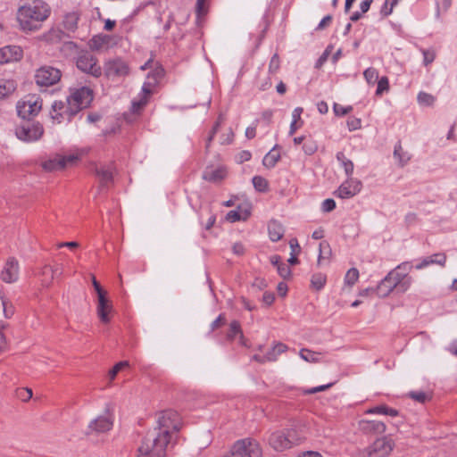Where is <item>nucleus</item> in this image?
<instances>
[{
    "mask_svg": "<svg viewBox=\"0 0 457 457\" xmlns=\"http://www.w3.org/2000/svg\"><path fill=\"white\" fill-rule=\"evenodd\" d=\"M50 15L48 4L42 0H23L17 11V21L24 31L37 30Z\"/></svg>",
    "mask_w": 457,
    "mask_h": 457,
    "instance_id": "1",
    "label": "nucleus"
},
{
    "mask_svg": "<svg viewBox=\"0 0 457 457\" xmlns=\"http://www.w3.org/2000/svg\"><path fill=\"white\" fill-rule=\"evenodd\" d=\"M171 443L168 437L159 434L157 431L149 430L142 439L137 449V457H166L167 449Z\"/></svg>",
    "mask_w": 457,
    "mask_h": 457,
    "instance_id": "2",
    "label": "nucleus"
},
{
    "mask_svg": "<svg viewBox=\"0 0 457 457\" xmlns=\"http://www.w3.org/2000/svg\"><path fill=\"white\" fill-rule=\"evenodd\" d=\"M304 436L295 427L276 430L268 437L270 446L277 452H283L299 445Z\"/></svg>",
    "mask_w": 457,
    "mask_h": 457,
    "instance_id": "3",
    "label": "nucleus"
},
{
    "mask_svg": "<svg viewBox=\"0 0 457 457\" xmlns=\"http://www.w3.org/2000/svg\"><path fill=\"white\" fill-rule=\"evenodd\" d=\"M181 426V417L178 411L166 410L159 413L157 426L153 429L172 441L173 435L179 431Z\"/></svg>",
    "mask_w": 457,
    "mask_h": 457,
    "instance_id": "4",
    "label": "nucleus"
},
{
    "mask_svg": "<svg viewBox=\"0 0 457 457\" xmlns=\"http://www.w3.org/2000/svg\"><path fill=\"white\" fill-rule=\"evenodd\" d=\"M260 444L253 438L246 437L236 441L224 457H262Z\"/></svg>",
    "mask_w": 457,
    "mask_h": 457,
    "instance_id": "5",
    "label": "nucleus"
},
{
    "mask_svg": "<svg viewBox=\"0 0 457 457\" xmlns=\"http://www.w3.org/2000/svg\"><path fill=\"white\" fill-rule=\"evenodd\" d=\"M413 266L409 262H403L390 270L387 274L391 276L392 281L395 284V290L399 293H405L412 284V278L409 272Z\"/></svg>",
    "mask_w": 457,
    "mask_h": 457,
    "instance_id": "6",
    "label": "nucleus"
},
{
    "mask_svg": "<svg viewBox=\"0 0 457 457\" xmlns=\"http://www.w3.org/2000/svg\"><path fill=\"white\" fill-rule=\"evenodd\" d=\"M16 109L21 118L29 120L41 111L42 99L37 95L25 96L17 103Z\"/></svg>",
    "mask_w": 457,
    "mask_h": 457,
    "instance_id": "7",
    "label": "nucleus"
},
{
    "mask_svg": "<svg viewBox=\"0 0 457 457\" xmlns=\"http://www.w3.org/2000/svg\"><path fill=\"white\" fill-rule=\"evenodd\" d=\"M76 66L82 72L89 74L94 78H99L103 73L97 58L87 51L79 54L76 58Z\"/></svg>",
    "mask_w": 457,
    "mask_h": 457,
    "instance_id": "8",
    "label": "nucleus"
},
{
    "mask_svg": "<svg viewBox=\"0 0 457 457\" xmlns=\"http://www.w3.org/2000/svg\"><path fill=\"white\" fill-rule=\"evenodd\" d=\"M72 105L68 97L66 101H54L50 112L51 118L57 123H62L64 120L71 121L78 113V107Z\"/></svg>",
    "mask_w": 457,
    "mask_h": 457,
    "instance_id": "9",
    "label": "nucleus"
},
{
    "mask_svg": "<svg viewBox=\"0 0 457 457\" xmlns=\"http://www.w3.org/2000/svg\"><path fill=\"white\" fill-rule=\"evenodd\" d=\"M44 134V128L39 122H26L15 129L16 137L24 142L39 140Z\"/></svg>",
    "mask_w": 457,
    "mask_h": 457,
    "instance_id": "10",
    "label": "nucleus"
},
{
    "mask_svg": "<svg viewBox=\"0 0 457 457\" xmlns=\"http://www.w3.org/2000/svg\"><path fill=\"white\" fill-rule=\"evenodd\" d=\"M62 77L59 69L52 66H42L36 71L35 80L39 87H50L56 84Z\"/></svg>",
    "mask_w": 457,
    "mask_h": 457,
    "instance_id": "11",
    "label": "nucleus"
},
{
    "mask_svg": "<svg viewBox=\"0 0 457 457\" xmlns=\"http://www.w3.org/2000/svg\"><path fill=\"white\" fill-rule=\"evenodd\" d=\"M79 160L78 154L61 155L55 154L54 156L44 161L41 163L42 168L48 172L62 170L67 166L73 165Z\"/></svg>",
    "mask_w": 457,
    "mask_h": 457,
    "instance_id": "12",
    "label": "nucleus"
},
{
    "mask_svg": "<svg viewBox=\"0 0 457 457\" xmlns=\"http://www.w3.org/2000/svg\"><path fill=\"white\" fill-rule=\"evenodd\" d=\"M73 107H78V112L87 108L93 100V90L87 87H81L71 92L68 96Z\"/></svg>",
    "mask_w": 457,
    "mask_h": 457,
    "instance_id": "13",
    "label": "nucleus"
},
{
    "mask_svg": "<svg viewBox=\"0 0 457 457\" xmlns=\"http://www.w3.org/2000/svg\"><path fill=\"white\" fill-rule=\"evenodd\" d=\"M129 71L128 64L120 58L108 60L104 65V75L109 79L126 76Z\"/></svg>",
    "mask_w": 457,
    "mask_h": 457,
    "instance_id": "14",
    "label": "nucleus"
},
{
    "mask_svg": "<svg viewBox=\"0 0 457 457\" xmlns=\"http://www.w3.org/2000/svg\"><path fill=\"white\" fill-rule=\"evenodd\" d=\"M113 421L109 414L100 415L90 421L87 435L106 433L112 428Z\"/></svg>",
    "mask_w": 457,
    "mask_h": 457,
    "instance_id": "15",
    "label": "nucleus"
},
{
    "mask_svg": "<svg viewBox=\"0 0 457 457\" xmlns=\"http://www.w3.org/2000/svg\"><path fill=\"white\" fill-rule=\"evenodd\" d=\"M393 450L392 441L383 437L377 439L368 449L369 457H387Z\"/></svg>",
    "mask_w": 457,
    "mask_h": 457,
    "instance_id": "16",
    "label": "nucleus"
},
{
    "mask_svg": "<svg viewBox=\"0 0 457 457\" xmlns=\"http://www.w3.org/2000/svg\"><path fill=\"white\" fill-rule=\"evenodd\" d=\"M361 189V182L360 180L347 178L335 192V195L342 199H347L357 195Z\"/></svg>",
    "mask_w": 457,
    "mask_h": 457,
    "instance_id": "17",
    "label": "nucleus"
},
{
    "mask_svg": "<svg viewBox=\"0 0 457 457\" xmlns=\"http://www.w3.org/2000/svg\"><path fill=\"white\" fill-rule=\"evenodd\" d=\"M18 278L19 262L15 258L10 257L1 272V278L5 283H13L18 280Z\"/></svg>",
    "mask_w": 457,
    "mask_h": 457,
    "instance_id": "18",
    "label": "nucleus"
},
{
    "mask_svg": "<svg viewBox=\"0 0 457 457\" xmlns=\"http://www.w3.org/2000/svg\"><path fill=\"white\" fill-rule=\"evenodd\" d=\"M155 83L156 79H154V82L147 81L143 84L139 100H134L132 102L131 112L133 113L138 114L147 104L148 98L152 95L153 87Z\"/></svg>",
    "mask_w": 457,
    "mask_h": 457,
    "instance_id": "19",
    "label": "nucleus"
},
{
    "mask_svg": "<svg viewBox=\"0 0 457 457\" xmlns=\"http://www.w3.org/2000/svg\"><path fill=\"white\" fill-rule=\"evenodd\" d=\"M112 311V302L107 298V294L97 295L96 313L103 323L110 322V312Z\"/></svg>",
    "mask_w": 457,
    "mask_h": 457,
    "instance_id": "20",
    "label": "nucleus"
},
{
    "mask_svg": "<svg viewBox=\"0 0 457 457\" xmlns=\"http://www.w3.org/2000/svg\"><path fill=\"white\" fill-rule=\"evenodd\" d=\"M114 168L112 164L101 165L95 169V173L99 179L100 187H108L112 182Z\"/></svg>",
    "mask_w": 457,
    "mask_h": 457,
    "instance_id": "21",
    "label": "nucleus"
},
{
    "mask_svg": "<svg viewBox=\"0 0 457 457\" xmlns=\"http://www.w3.org/2000/svg\"><path fill=\"white\" fill-rule=\"evenodd\" d=\"M22 56V50L16 46H7L0 48V64L18 61Z\"/></svg>",
    "mask_w": 457,
    "mask_h": 457,
    "instance_id": "22",
    "label": "nucleus"
},
{
    "mask_svg": "<svg viewBox=\"0 0 457 457\" xmlns=\"http://www.w3.org/2000/svg\"><path fill=\"white\" fill-rule=\"evenodd\" d=\"M445 262L446 255L444 253H437L424 258L419 264L415 266V268L417 270H421L432 264H437L444 267Z\"/></svg>",
    "mask_w": 457,
    "mask_h": 457,
    "instance_id": "23",
    "label": "nucleus"
},
{
    "mask_svg": "<svg viewBox=\"0 0 457 457\" xmlns=\"http://www.w3.org/2000/svg\"><path fill=\"white\" fill-rule=\"evenodd\" d=\"M395 289L391 276L388 274L379 282L376 287V293L379 297L388 296Z\"/></svg>",
    "mask_w": 457,
    "mask_h": 457,
    "instance_id": "24",
    "label": "nucleus"
},
{
    "mask_svg": "<svg viewBox=\"0 0 457 457\" xmlns=\"http://www.w3.org/2000/svg\"><path fill=\"white\" fill-rule=\"evenodd\" d=\"M62 268H53L49 265L44 266L40 273L42 286L46 287H49L53 282L54 276L57 273L62 274Z\"/></svg>",
    "mask_w": 457,
    "mask_h": 457,
    "instance_id": "25",
    "label": "nucleus"
},
{
    "mask_svg": "<svg viewBox=\"0 0 457 457\" xmlns=\"http://www.w3.org/2000/svg\"><path fill=\"white\" fill-rule=\"evenodd\" d=\"M269 237L271 241L278 242L280 240L285 233L282 224L275 220H272L268 224Z\"/></svg>",
    "mask_w": 457,
    "mask_h": 457,
    "instance_id": "26",
    "label": "nucleus"
},
{
    "mask_svg": "<svg viewBox=\"0 0 457 457\" xmlns=\"http://www.w3.org/2000/svg\"><path fill=\"white\" fill-rule=\"evenodd\" d=\"M394 158L397 161V164L400 167H404L411 158L409 152L405 151L401 142H397L394 148Z\"/></svg>",
    "mask_w": 457,
    "mask_h": 457,
    "instance_id": "27",
    "label": "nucleus"
},
{
    "mask_svg": "<svg viewBox=\"0 0 457 457\" xmlns=\"http://www.w3.org/2000/svg\"><path fill=\"white\" fill-rule=\"evenodd\" d=\"M237 336H239L240 343L242 345H245V343H244L245 337H244V335H243V332L241 329L240 323L237 320H233L229 324V328L227 333V338L228 340L232 341L236 338Z\"/></svg>",
    "mask_w": 457,
    "mask_h": 457,
    "instance_id": "28",
    "label": "nucleus"
},
{
    "mask_svg": "<svg viewBox=\"0 0 457 457\" xmlns=\"http://www.w3.org/2000/svg\"><path fill=\"white\" fill-rule=\"evenodd\" d=\"M337 160L340 162L341 166L344 168L345 175L347 178H352L353 172V162L347 159L346 156L344 154L343 152H338L337 154Z\"/></svg>",
    "mask_w": 457,
    "mask_h": 457,
    "instance_id": "29",
    "label": "nucleus"
},
{
    "mask_svg": "<svg viewBox=\"0 0 457 457\" xmlns=\"http://www.w3.org/2000/svg\"><path fill=\"white\" fill-rule=\"evenodd\" d=\"M226 176V170L222 168L215 170H206L204 173V179L211 182H219L222 180Z\"/></svg>",
    "mask_w": 457,
    "mask_h": 457,
    "instance_id": "30",
    "label": "nucleus"
},
{
    "mask_svg": "<svg viewBox=\"0 0 457 457\" xmlns=\"http://www.w3.org/2000/svg\"><path fill=\"white\" fill-rule=\"evenodd\" d=\"M287 350V346L283 343H277L275 345L267 352L266 353V359H268L269 361H275L278 359V356L283 353H285Z\"/></svg>",
    "mask_w": 457,
    "mask_h": 457,
    "instance_id": "31",
    "label": "nucleus"
},
{
    "mask_svg": "<svg viewBox=\"0 0 457 457\" xmlns=\"http://www.w3.org/2000/svg\"><path fill=\"white\" fill-rule=\"evenodd\" d=\"M16 88L15 82L10 79H0V98H4L11 95Z\"/></svg>",
    "mask_w": 457,
    "mask_h": 457,
    "instance_id": "32",
    "label": "nucleus"
},
{
    "mask_svg": "<svg viewBox=\"0 0 457 457\" xmlns=\"http://www.w3.org/2000/svg\"><path fill=\"white\" fill-rule=\"evenodd\" d=\"M278 145H275L263 158L262 164L268 168L271 169L275 167L277 162L280 159V154L278 153H274L275 149Z\"/></svg>",
    "mask_w": 457,
    "mask_h": 457,
    "instance_id": "33",
    "label": "nucleus"
},
{
    "mask_svg": "<svg viewBox=\"0 0 457 457\" xmlns=\"http://www.w3.org/2000/svg\"><path fill=\"white\" fill-rule=\"evenodd\" d=\"M79 15L76 12H70L64 16L63 27L68 31H74L78 28Z\"/></svg>",
    "mask_w": 457,
    "mask_h": 457,
    "instance_id": "34",
    "label": "nucleus"
},
{
    "mask_svg": "<svg viewBox=\"0 0 457 457\" xmlns=\"http://www.w3.org/2000/svg\"><path fill=\"white\" fill-rule=\"evenodd\" d=\"M368 413L384 414L395 417L398 415V411L393 408H389L386 405H378L371 408L368 411Z\"/></svg>",
    "mask_w": 457,
    "mask_h": 457,
    "instance_id": "35",
    "label": "nucleus"
},
{
    "mask_svg": "<svg viewBox=\"0 0 457 457\" xmlns=\"http://www.w3.org/2000/svg\"><path fill=\"white\" fill-rule=\"evenodd\" d=\"M327 277L323 273H315L312 275L311 283L313 288L320 290L326 284Z\"/></svg>",
    "mask_w": 457,
    "mask_h": 457,
    "instance_id": "36",
    "label": "nucleus"
},
{
    "mask_svg": "<svg viewBox=\"0 0 457 457\" xmlns=\"http://www.w3.org/2000/svg\"><path fill=\"white\" fill-rule=\"evenodd\" d=\"M418 103L420 105L431 106L436 101V97L426 92H420L417 96Z\"/></svg>",
    "mask_w": 457,
    "mask_h": 457,
    "instance_id": "37",
    "label": "nucleus"
},
{
    "mask_svg": "<svg viewBox=\"0 0 457 457\" xmlns=\"http://www.w3.org/2000/svg\"><path fill=\"white\" fill-rule=\"evenodd\" d=\"M254 188L259 192H265L268 190L269 184L266 179L261 176H254L252 179Z\"/></svg>",
    "mask_w": 457,
    "mask_h": 457,
    "instance_id": "38",
    "label": "nucleus"
},
{
    "mask_svg": "<svg viewBox=\"0 0 457 457\" xmlns=\"http://www.w3.org/2000/svg\"><path fill=\"white\" fill-rule=\"evenodd\" d=\"M299 355L302 359L308 362H318L320 361L318 357L319 353L309 349H302L299 353Z\"/></svg>",
    "mask_w": 457,
    "mask_h": 457,
    "instance_id": "39",
    "label": "nucleus"
},
{
    "mask_svg": "<svg viewBox=\"0 0 457 457\" xmlns=\"http://www.w3.org/2000/svg\"><path fill=\"white\" fill-rule=\"evenodd\" d=\"M363 76L369 85H373L378 79V72L373 67L366 69L363 72Z\"/></svg>",
    "mask_w": 457,
    "mask_h": 457,
    "instance_id": "40",
    "label": "nucleus"
},
{
    "mask_svg": "<svg viewBox=\"0 0 457 457\" xmlns=\"http://www.w3.org/2000/svg\"><path fill=\"white\" fill-rule=\"evenodd\" d=\"M0 309H2L4 315L6 319L12 318V315L14 314L13 305L10 302L3 298H1L0 300Z\"/></svg>",
    "mask_w": 457,
    "mask_h": 457,
    "instance_id": "41",
    "label": "nucleus"
},
{
    "mask_svg": "<svg viewBox=\"0 0 457 457\" xmlns=\"http://www.w3.org/2000/svg\"><path fill=\"white\" fill-rule=\"evenodd\" d=\"M223 116L220 114L219 117H218V120L217 121L215 122V124L213 125L211 132H210V135L209 137H207L206 139V145H205V148L206 150L209 149L210 145H211V143L212 141L213 140L214 138V136L216 135L217 131L219 130V128L220 126V124L223 122Z\"/></svg>",
    "mask_w": 457,
    "mask_h": 457,
    "instance_id": "42",
    "label": "nucleus"
},
{
    "mask_svg": "<svg viewBox=\"0 0 457 457\" xmlns=\"http://www.w3.org/2000/svg\"><path fill=\"white\" fill-rule=\"evenodd\" d=\"M359 278V270L355 268L350 269L345 277V283L350 287L353 286Z\"/></svg>",
    "mask_w": 457,
    "mask_h": 457,
    "instance_id": "43",
    "label": "nucleus"
},
{
    "mask_svg": "<svg viewBox=\"0 0 457 457\" xmlns=\"http://www.w3.org/2000/svg\"><path fill=\"white\" fill-rule=\"evenodd\" d=\"M387 91H389V80L387 77L383 76L378 80L376 96H381L384 92Z\"/></svg>",
    "mask_w": 457,
    "mask_h": 457,
    "instance_id": "44",
    "label": "nucleus"
},
{
    "mask_svg": "<svg viewBox=\"0 0 457 457\" xmlns=\"http://www.w3.org/2000/svg\"><path fill=\"white\" fill-rule=\"evenodd\" d=\"M106 43L105 39L102 36H95L89 41V47L93 51L100 50Z\"/></svg>",
    "mask_w": 457,
    "mask_h": 457,
    "instance_id": "45",
    "label": "nucleus"
},
{
    "mask_svg": "<svg viewBox=\"0 0 457 457\" xmlns=\"http://www.w3.org/2000/svg\"><path fill=\"white\" fill-rule=\"evenodd\" d=\"M303 150L307 155H312L318 150V145L315 141L307 139L303 142Z\"/></svg>",
    "mask_w": 457,
    "mask_h": 457,
    "instance_id": "46",
    "label": "nucleus"
},
{
    "mask_svg": "<svg viewBox=\"0 0 457 457\" xmlns=\"http://www.w3.org/2000/svg\"><path fill=\"white\" fill-rule=\"evenodd\" d=\"M129 363L127 361H122L116 363L109 371L110 380H113L116 375L124 368L129 367Z\"/></svg>",
    "mask_w": 457,
    "mask_h": 457,
    "instance_id": "47",
    "label": "nucleus"
},
{
    "mask_svg": "<svg viewBox=\"0 0 457 457\" xmlns=\"http://www.w3.org/2000/svg\"><path fill=\"white\" fill-rule=\"evenodd\" d=\"M280 68V60L278 54H274L269 63V73L275 74Z\"/></svg>",
    "mask_w": 457,
    "mask_h": 457,
    "instance_id": "48",
    "label": "nucleus"
},
{
    "mask_svg": "<svg viewBox=\"0 0 457 457\" xmlns=\"http://www.w3.org/2000/svg\"><path fill=\"white\" fill-rule=\"evenodd\" d=\"M333 110L336 115L337 116H344L350 112H352L353 107L352 106H342L338 104H334Z\"/></svg>",
    "mask_w": 457,
    "mask_h": 457,
    "instance_id": "49",
    "label": "nucleus"
},
{
    "mask_svg": "<svg viewBox=\"0 0 457 457\" xmlns=\"http://www.w3.org/2000/svg\"><path fill=\"white\" fill-rule=\"evenodd\" d=\"M233 139L234 132L230 128L225 133H223L220 138L221 145H229L233 142Z\"/></svg>",
    "mask_w": 457,
    "mask_h": 457,
    "instance_id": "50",
    "label": "nucleus"
},
{
    "mask_svg": "<svg viewBox=\"0 0 457 457\" xmlns=\"http://www.w3.org/2000/svg\"><path fill=\"white\" fill-rule=\"evenodd\" d=\"M333 385H334V383H328L326 385L312 387V388L304 390L303 393L305 395L316 394V393L322 392V391H325V390L330 388Z\"/></svg>",
    "mask_w": 457,
    "mask_h": 457,
    "instance_id": "51",
    "label": "nucleus"
},
{
    "mask_svg": "<svg viewBox=\"0 0 457 457\" xmlns=\"http://www.w3.org/2000/svg\"><path fill=\"white\" fill-rule=\"evenodd\" d=\"M333 385H334V383H328L326 385L312 387V388L304 390L303 393L305 395L316 394V393L322 392V391H325V390L330 388Z\"/></svg>",
    "mask_w": 457,
    "mask_h": 457,
    "instance_id": "52",
    "label": "nucleus"
},
{
    "mask_svg": "<svg viewBox=\"0 0 457 457\" xmlns=\"http://www.w3.org/2000/svg\"><path fill=\"white\" fill-rule=\"evenodd\" d=\"M409 396L411 399H413V400H415V401H417L419 403H425L428 399V396L424 392H421V391H420V392H414V391L410 392L409 393Z\"/></svg>",
    "mask_w": 457,
    "mask_h": 457,
    "instance_id": "53",
    "label": "nucleus"
},
{
    "mask_svg": "<svg viewBox=\"0 0 457 457\" xmlns=\"http://www.w3.org/2000/svg\"><path fill=\"white\" fill-rule=\"evenodd\" d=\"M423 63L427 66L434 62L436 54L433 50H422Z\"/></svg>",
    "mask_w": 457,
    "mask_h": 457,
    "instance_id": "54",
    "label": "nucleus"
},
{
    "mask_svg": "<svg viewBox=\"0 0 457 457\" xmlns=\"http://www.w3.org/2000/svg\"><path fill=\"white\" fill-rule=\"evenodd\" d=\"M336 208V202L332 198H328L322 202L321 210L324 212H330Z\"/></svg>",
    "mask_w": 457,
    "mask_h": 457,
    "instance_id": "55",
    "label": "nucleus"
},
{
    "mask_svg": "<svg viewBox=\"0 0 457 457\" xmlns=\"http://www.w3.org/2000/svg\"><path fill=\"white\" fill-rule=\"evenodd\" d=\"M226 324V318L224 314H220L216 320H214L211 324V331H214L215 329L222 327Z\"/></svg>",
    "mask_w": 457,
    "mask_h": 457,
    "instance_id": "56",
    "label": "nucleus"
},
{
    "mask_svg": "<svg viewBox=\"0 0 457 457\" xmlns=\"http://www.w3.org/2000/svg\"><path fill=\"white\" fill-rule=\"evenodd\" d=\"M277 270H278V274L283 278H287L291 276V270L286 263L282 262L281 264H279L278 267L277 268Z\"/></svg>",
    "mask_w": 457,
    "mask_h": 457,
    "instance_id": "57",
    "label": "nucleus"
},
{
    "mask_svg": "<svg viewBox=\"0 0 457 457\" xmlns=\"http://www.w3.org/2000/svg\"><path fill=\"white\" fill-rule=\"evenodd\" d=\"M361 119L351 117L347 120V127L350 131L356 130L361 128Z\"/></svg>",
    "mask_w": 457,
    "mask_h": 457,
    "instance_id": "58",
    "label": "nucleus"
},
{
    "mask_svg": "<svg viewBox=\"0 0 457 457\" xmlns=\"http://www.w3.org/2000/svg\"><path fill=\"white\" fill-rule=\"evenodd\" d=\"M32 395V390L29 388H21L18 392V397L23 402L29 401Z\"/></svg>",
    "mask_w": 457,
    "mask_h": 457,
    "instance_id": "59",
    "label": "nucleus"
},
{
    "mask_svg": "<svg viewBox=\"0 0 457 457\" xmlns=\"http://www.w3.org/2000/svg\"><path fill=\"white\" fill-rule=\"evenodd\" d=\"M369 428H371L378 433H383L386 430V425L381 421H371L369 422Z\"/></svg>",
    "mask_w": 457,
    "mask_h": 457,
    "instance_id": "60",
    "label": "nucleus"
},
{
    "mask_svg": "<svg viewBox=\"0 0 457 457\" xmlns=\"http://www.w3.org/2000/svg\"><path fill=\"white\" fill-rule=\"evenodd\" d=\"M242 219L239 211L231 210L226 215V220L229 222H236Z\"/></svg>",
    "mask_w": 457,
    "mask_h": 457,
    "instance_id": "61",
    "label": "nucleus"
},
{
    "mask_svg": "<svg viewBox=\"0 0 457 457\" xmlns=\"http://www.w3.org/2000/svg\"><path fill=\"white\" fill-rule=\"evenodd\" d=\"M260 120H255L253 126L248 127L245 129V137L252 139L256 136V126Z\"/></svg>",
    "mask_w": 457,
    "mask_h": 457,
    "instance_id": "62",
    "label": "nucleus"
},
{
    "mask_svg": "<svg viewBox=\"0 0 457 457\" xmlns=\"http://www.w3.org/2000/svg\"><path fill=\"white\" fill-rule=\"evenodd\" d=\"M205 1L206 0H196V12L198 16L203 15L207 12L205 8Z\"/></svg>",
    "mask_w": 457,
    "mask_h": 457,
    "instance_id": "63",
    "label": "nucleus"
},
{
    "mask_svg": "<svg viewBox=\"0 0 457 457\" xmlns=\"http://www.w3.org/2000/svg\"><path fill=\"white\" fill-rule=\"evenodd\" d=\"M273 112L271 110H266L262 113L261 120L269 125L271 122Z\"/></svg>",
    "mask_w": 457,
    "mask_h": 457,
    "instance_id": "64",
    "label": "nucleus"
}]
</instances>
